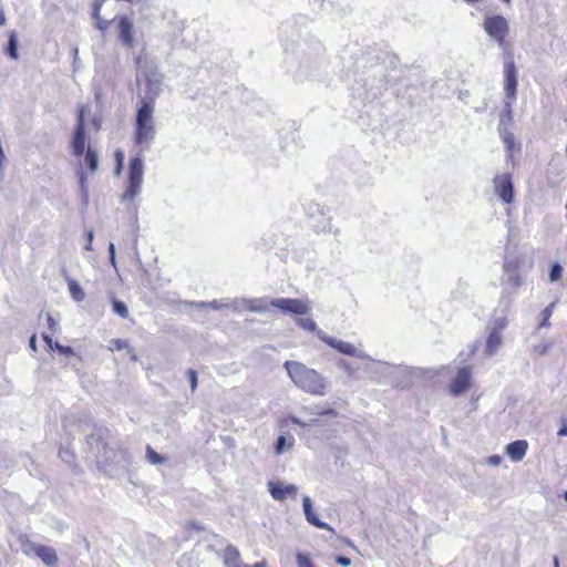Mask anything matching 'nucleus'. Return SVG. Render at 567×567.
<instances>
[{
  "label": "nucleus",
  "instance_id": "obj_1",
  "mask_svg": "<svg viewBox=\"0 0 567 567\" xmlns=\"http://www.w3.org/2000/svg\"><path fill=\"white\" fill-rule=\"evenodd\" d=\"M284 367L293 384L300 390L319 396L327 393L329 381L315 369L298 361H286Z\"/></svg>",
  "mask_w": 567,
  "mask_h": 567
},
{
  "label": "nucleus",
  "instance_id": "obj_2",
  "mask_svg": "<svg viewBox=\"0 0 567 567\" xmlns=\"http://www.w3.org/2000/svg\"><path fill=\"white\" fill-rule=\"evenodd\" d=\"M154 106L150 104H141L135 121V142L142 146L148 144L155 136V127L153 125Z\"/></svg>",
  "mask_w": 567,
  "mask_h": 567
},
{
  "label": "nucleus",
  "instance_id": "obj_3",
  "mask_svg": "<svg viewBox=\"0 0 567 567\" xmlns=\"http://www.w3.org/2000/svg\"><path fill=\"white\" fill-rule=\"evenodd\" d=\"M144 175V162L136 156L130 159L127 187L123 193L122 202H134L142 189Z\"/></svg>",
  "mask_w": 567,
  "mask_h": 567
},
{
  "label": "nucleus",
  "instance_id": "obj_4",
  "mask_svg": "<svg viewBox=\"0 0 567 567\" xmlns=\"http://www.w3.org/2000/svg\"><path fill=\"white\" fill-rule=\"evenodd\" d=\"M503 76H504V92L507 101L505 102L507 107V114L511 115L512 113V103L516 99V92H517V69L515 65L513 53L507 51L504 55V70H503Z\"/></svg>",
  "mask_w": 567,
  "mask_h": 567
},
{
  "label": "nucleus",
  "instance_id": "obj_5",
  "mask_svg": "<svg viewBox=\"0 0 567 567\" xmlns=\"http://www.w3.org/2000/svg\"><path fill=\"white\" fill-rule=\"evenodd\" d=\"M145 78V94L141 100V104H150L154 106L156 99L163 92L164 76L156 69L148 70L144 74Z\"/></svg>",
  "mask_w": 567,
  "mask_h": 567
},
{
  "label": "nucleus",
  "instance_id": "obj_6",
  "mask_svg": "<svg viewBox=\"0 0 567 567\" xmlns=\"http://www.w3.org/2000/svg\"><path fill=\"white\" fill-rule=\"evenodd\" d=\"M270 305L285 313H291L297 316L309 315L312 310V303L307 298H276L270 300Z\"/></svg>",
  "mask_w": 567,
  "mask_h": 567
},
{
  "label": "nucleus",
  "instance_id": "obj_7",
  "mask_svg": "<svg viewBox=\"0 0 567 567\" xmlns=\"http://www.w3.org/2000/svg\"><path fill=\"white\" fill-rule=\"evenodd\" d=\"M485 32L501 47L505 45V38L508 32V22L502 16L486 17L483 22Z\"/></svg>",
  "mask_w": 567,
  "mask_h": 567
},
{
  "label": "nucleus",
  "instance_id": "obj_8",
  "mask_svg": "<svg viewBox=\"0 0 567 567\" xmlns=\"http://www.w3.org/2000/svg\"><path fill=\"white\" fill-rule=\"evenodd\" d=\"M318 338L321 341H323L324 343H327L329 347L336 349L337 351H339L342 354L355 357L359 359L369 360V361L373 362V359L368 353H365L362 350H359L350 342L342 341V340L336 339L333 337H330L326 332H318Z\"/></svg>",
  "mask_w": 567,
  "mask_h": 567
},
{
  "label": "nucleus",
  "instance_id": "obj_9",
  "mask_svg": "<svg viewBox=\"0 0 567 567\" xmlns=\"http://www.w3.org/2000/svg\"><path fill=\"white\" fill-rule=\"evenodd\" d=\"M493 188L503 204L509 205L515 199L514 184L508 173L496 174L493 178Z\"/></svg>",
  "mask_w": 567,
  "mask_h": 567
},
{
  "label": "nucleus",
  "instance_id": "obj_10",
  "mask_svg": "<svg viewBox=\"0 0 567 567\" xmlns=\"http://www.w3.org/2000/svg\"><path fill=\"white\" fill-rule=\"evenodd\" d=\"M86 111V106L82 105L79 109L76 127L73 133L71 140V147L73 155L76 157H81L85 150L86 135H85V125H84V114Z\"/></svg>",
  "mask_w": 567,
  "mask_h": 567
},
{
  "label": "nucleus",
  "instance_id": "obj_11",
  "mask_svg": "<svg viewBox=\"0 0 567 567\" xmlns=\"http://www.w3.org/2000/svg\"><path fill=\"white\" fill-rule=\"evenodd\" d=\"M116 29L118 33V41L121 44L127 49H133L135 47V30L134 23L126 16H121L115 19Z\"/></svg>",
  "mask_w": 567,
  "mask_h": 567
},
{
  "label": "nucleus",
  "instance_id": "obj_12",
  "mask_svg": "<svg viewBox=\"0 0 567 567\" xmlns=\"http://www.w3.org/2000/svg\"><path fill=\"white\" fill-rule=\"evenodd\" d=\"M534 261L530 256H508L504 262V271L525 272L533 268Z\"/></svg>",
  "mask_w": 567,
  "mask_h": 567
},
{
  "label": "nucleus",
  "instance_id": "obj_13",
  "mask_svg": "<svg viewBox=\"0 0 567 567\" xmlns=\"http://www.w3.org/2000/svg\"><path fill=\"white\" fill-rule=\"evenodd\" d=\"M471 377H472V371H471L470 367L461 368L457 371V374L454 378V380L451 382V385H450L451 393L453 395L457 396V395L462 394L463 392H465L470 386Z\"/></svg>",
  "mask_w": 567,
  "mask_h": 567
},
{
  "label": "nucleus",
  "instance_id": "obj_14",
  "mask_svg": "<svg viewBox=\"0 0 567 567\" xmlns=\"http://www.w3.org/2000/svg\"><path fill=\"white\" fill-rule=\"evenodd\" d=\"M224 565L225 567H267L265 560L256 563L254 566L244 564L241 561L239 550L233 545H228L225 549Z\"/></svg>",
  "mask_w": 567,
  "mask_h": 567
},
{
  "label": "nucleus",
  "instance_id": "obj_15",
  "mask_svg": "<svg viewBox=\"0 0 567 567\" xmlns=\"http://www.w3.org/2000/svg\"><path fill=\"white\" fill-rule=\"evenodd\" d=\"M268 491L274 499L282 502L288 495L296 497L298 488L293 484L285 485L281 482H269Z\"/></svg>",
  "mask_w": 567,
  "mask_h": 567
},
{
  "label": "nucleus",
  "instance_id": "obj_16",
  "mask_svg": "<svg viewBox=\"0 0 567 567\" xmlns=\"http://www.w3.org/2000/svg\"><path fill=\"white\" fill-rule=\"evenodd\" d=\"M302 508L305 513V517L307 522L318 528L330 530L331 533H334V529L328 525L327 523L320 520L312 508V502L309 496H303L302 498Z\"/></svg>",
  "mask_w": 567,
  "mask_h": 567
},
{
  "label": "nucleus",
  "instance_id": "obj_17",
  "mask_svg": "<svg viewBox=\"0 0 567 567\" xmlns=\"http://www.w3.org/2000/svg\"><path fill=\"white\" fill-rule=\"evenodd\" d=\"M528 450V443L525 440H517L506 445L505 453L513 462H520Z\"/></svg>",
  "mask_w": 567,
  "mask_h": 567
},
{
  "label": "nucleus",
  "instance_id": "obj_18",
  "mask_svg": "<svg viewBox=\"0 0 567 567\" xmlns=\"http://www.w3.org/2000/svg\"><path fill=\"white\" fill-rule=\"evenodd\" d=\"M502 343H503L502 334L499 332L489 330L487 339H486L485 353L488 357L494 355L501 348Z\"/></svg>",
  "mask_w": 567,
  "mask_h": 567
},
{
  "label": "nucleus",
  "instance_id": "obj_19",
  "mask_svg": "<svg viewBox=\"0 0 567 567\" xmlns=\"http://www.w3.org/2000/svg\"><path fill=\"white\" fill-rule=\"evenodd\" d=\"M37 557L42 560V563L47 566H55L58 563L56 551L49 546L42 545L41 548L37 551Z\"/></svg>",
  "mask_w": 567,
  "mask_h": 567
},
{
  "label": "nucleus",
  "instance_id": "obj_20",
  "mask_svg": "<svg viewBox=\"0 0 567 567\" xmlns=\"http://www.w3.org/2000/svg\"><path fill=\"white\" fill-rule=\"evenodd\" d=\"M243 303L247 305V309L252 312L265 313L269 310L270 301L266 298H252L249 300L243 301Z\"/></svg>",
  "mask_w": 567,
  "mask_h": 567
},
{
  "label": "nucleus",
  "instance_id": "obj_21",
  "mask_svg": "<svg viewBox=\"0 0 567 567\" xmlns=\"http://www.w3.org/2000/svg\"><path fill=\"white\" fill-rule=\"evenodd\" d=\"M68 287L72 298L80 302L85 299V293L81 286L74 279H68Z\"/></svg>",
  "mask_w": 567,
  "mask_h": 567
},
{
  "label": "nucleus",
  "instance_id": "obj_22",
  "mask_svg": "<svg viewBox=\"0 0 567 567\" xmlns=\"http://www.w3.org/2000/svg\"><path fill=\"white\" fill-rule=\"evenodd\" d=\"M84 164L90 169V172L94 173L97 169L99 164V157L94 150L91 147H87L85 156H84Z\"/></svg>",
  "mask_w": 567,
  "mask_h": 567
},
{
  "label": "nucleus",
  "instance_id": "obj_23",
  "mask_svg": "<svg viewBox=\"0 0 567 567\" xmlns=\"http://www.w3.org/2000/svg\"><path fill=\"white\" fill-rule=\"evenodd\" d=\"M296 323L301 329L313 332L318 337V332H323L322 330L318 329L317 323L311 318H299L296 320Z\"/></svg>",
  "mask_w": 567,
  "mask_h": 567
},
{
  "label": "nucleus",
  "instance_id": "obj_24",
  "mask_svg": "<svg viewBox=\"0 0 567 567\" xmlns=\"http://www.w3.org/2000/svg\"><path fill=\"white\" fill-rule=\"evenodd\" d=\"M7 54L13 60L18 59V39L14 31H11L9 34Z\"/></svg>",
  "mask_w": 567,
  "mask_h": 567
},
{
  "label": "nucleus",
  "instance_id": "obj_25",
  "mask_svg": "<svg viewBox=\"0 0 567 567\" xmlns=\"http://www.w3.org/2000/svg\"><path fill=\"white\" fill-rule=\"evenodd\" d=\"M554 346L553 340H543L538 344H535L532 349V353L535 355H545Z\"/></svg>",
  "mask_w": 567,
  "mask_h": 567
},
{
  "label": "nucleus",
  "instance_id": "obj_26",
  "mask_svg": "<svg viewBox=\"0 0 567 567\" xmlns=\"http://www.w3.org/2000/svg\"><path fill=\"white\" fill-rule=\"evenodd\" d=\"M42 545L35 544L29 539H24L21 543V550L27 556H35L39 548H41Z\"/></svg>",
  "mask_w": 567,
  "mask_h": 567
},
{
  "label": "nucleus",
  "instance_id": "obj_27",
  "mask_svg": "<svg viewBox=\"0 0 567 567\" xmlns=\"http://www.w3.org/2000/svg\"><path fill=\"white\" fill-rule=\"evenodd\" d=\"M296 561L298 567H316L310 555L306 551H297Z\"/></svg>",
  "mask_w": 567,
  "mask_h": 567
},
{
  "label": "nucleus",
  "instance_id": "obj_28",
  "mask_svg": "<svg viewBox=\"0 0 567 567\" xmlns=\"http://www.w3.org/2000/svg\"><path fill=\"white\" fill-rule=\"evenodd\" d=\"M554 308H555V302H551L550 305H548L543 311H542V321L538 326V328H545V327H549L550 326V322H549V319L554 312Z\"/></svg>",
  "mask_w": 567,
  "mask_h": 567
},
{
  "label": "nucleus",
  "instance_id": "obj_29",
  "mask_svg": "<svg viewBox=\"0 0 567 567\" xmlns=\"http://www.w3.org/2000/svg\"><path fill=\"white\" fill-rule=\"evenodd\" d=\"M508 324V320L505 316L496 317L489 326V330L495 332H502Z\"/></svg>",
  "mask_w": 567,
  "mask_h": 567
},
{
  "label": "nucleus",
  "instance_id": "obj_30",
  "mask_svg": "<svg viewBox=\"0 0 567 567\" xmlns=\"http://www.w3.org/2000/svg\"><path fill=\"white\" fill-rule=\"evenodd\" d=\"M112 308H113V311L116 315H118L121 318H126L128 316L127 307L123 301L113 299Z\"/></svg>",
  "mask_w": 567,
  "mask_h": 567
},
{
  "label": "nucleus",
  "instance_id": "obj_31",
  "mask_svg": "<svg viewBox=\"0 0 567 567\" xmlns=\"http://www.w3.org/2000/svg\"><path fill=\"white\" fill-rule=\"evenodd\" d=\"M146 457L151 464H161L165 461V457L161 456L150 445L146 447Z\"/></svg>",
  "mask_w": 567,
  "mask_h": 567
},
{
  "label": "nucleus",
  "instance_id": "obj_32",
  "mask_svg": "<svg viewBox=\"0 0 567 567\" xmlns=\"http://www.w3.org/2000/svg\"><path fill=\"white\" fill-rule=\"evenodd\" d=\"M505 274L507 275V282L514 288V289H517L518 287H520L523 280H522V277L518 272H514V271H505Z\"/></svg>",
  "mask_w": 567,
  "mask_h": 567
},
{
  "label": "nucleus",
  "instance_id": "obj_33",
  "mask_svg": "<svg viewBox=\"0 0 567 567\" xmlns=\"http://www.w3.org/2000/svg\"><path fill=\"white\" fill-rule=\"evenodd\" d=\"M78 176H79V183H80L82 196H83L84 200H87V189L85 186L86 175H85V172L82 166L78 171Z\"/></svg>",
  "mask_w": 567,
  "mask_h": 567
},
{
  "label": "nucleus",
  "instance_id": "obj_34",
  "mask_svg": "<svg viewBox=\"0 0 567 567\" xmlns=\"http://www.w3.org/2000/svg\"><path fill=\"white\" fill-rule=\"evenodd\" d=\"M561 274H563V267L558 262H555L551 266L550 271H549V280L551 282L559 280L561 277Z\"/></svg>",
  "mask_w": 567,
  "mask_h": 567
},
{
  "label": "nucleus",
  "instance_id": "obj_35",
  "mask_svg": "<svg viewBox=\"0 0 567 567\" xmlns=\"http://www.w3.org/2000/svg\"><path fill=\"white\" fill-rule=\"evenodd\" d=\"M128 348V343L125 340L122 339H113L109 343L110 351H120L123 349Z\"/></svg>",
  "mask_w": 567,
  "mask_h": 567
},
{
  "label": "nucleus",
  "instance_id": "obj_36",
  "mask_svg": "<svg viewBox=\"0 0 567 567\" xmlns=\"http://www.w3.org/2000/svg\"><path fill=\"white\" fill-rule=\"evenodd\" d=\"M198 307H203V308H210V309H214V310H218V309H221V308H227L229 307V303L227 302H223V301H217V300H214L212 302H200L197 305Z\"/></svg>",
  "mask_w": 567,
  "mask_h": 567
},
{
  "label": "nucleus",
  "instance_id": "obj_37",
  "mask_svg": "<svg viewBox=\"0 0 567 567\" xmlns=\"http://www.w3.org/2000/svg\"><path fill=\"white\" fill-rule=\"evenodd\" d=\"M115 174L118 176L123 169V162H124V153L121 150H117L115 152Z\"/></svg>",
  "mask_w": 567,
  "mask_h": 567
},
{
  "label": "nucleus",
  "instance_id": "obj_38",
  "mask_svg": "<svg viewBox=\"0 0 567 567\" xmlns=\"http://www.w3.org/2000/svg\"><path fill=\"white\" fill-rule=\"evenodd\" d=\"M52 350H56L62 355H73L74 354V351L71 347L62 346L59 342H54V347Z\"/></svg>",
  "mask_w": 567,
  "mask_h": 567
},
{
  "label": "nucleus",
  "instance_id": "obj_39",
  "mask_svg": "<svg viewBox=\"0 0 567 567\" xmlns=\"http://www.w3.org/2000/svg\"><path fill=\"white\" fill-rule=\"evenodd\" d=\"M289 420L291 423L299 425V426H303V427L316 425L318 422L316 419H311L309 421H302L301 419H299L297 416H289Z\"/></svg>",
  "mask_w": 567,
  "mask_h": 567
},
{
  "label": "nucleus",
  "instance_id": "obj_40",
  "mask_svg": "<svg viewBox=\"0 0 567 567\" xmlns=\"http://www.w3.org/2000/svg\"><path fill=\"white\" fill-rule=\"evenodd\" d=\"M503 142L506 145L508 152L513 150L514 146V135L509 132L502 133Z\"/></svg>",
  "mask_w": 567,
  "mask_h": 567
},
{
  "label": "nucleus",
  "instance_id": "obj_41",
  "mask_svg": "<svg viewBox=\"0 0 567 567\" xmlns=\"http://www.w3.org/2000/svg\"><path fill=\"white\" fill-rule=\"evenodd\" d=\"M246 299H235L229 303V308H233L236 311L248 310L247 305L243 303Z\"/></svg>",
  "mask_w": 567,
  "mask_h": 567
},
{
  "label": "nucleus",
  "instance_id": "obj_42",
  "mask_svg": "<svg viewBox=\"0 0 567 567\" xmlns=\"http://www.w3.org/2000/svg\"><path fill=\"white\" fill-rule=\"evenodd\" d=\"M502 461H503L502 456H501V455L495 454V455H491V456H488V457L486 458L485 463H486L487 465H491V466L496 467V466H499V465H501Z\"/></svg>",
  "mask_w": 567,
  "mask_h": 567
},
{
  "label": "nucleus",
  "instance_id": "obj_43",
  "mask_svg": "<svg viewBox=\"0 0 567 567\" xmlns=\"http://www.w3.org/2000/svg\"><path fill=\"white\" fill-rule=\"evenodd\" d=\"M286 443H287V440L284 435H280L277 439V443H276V453L277 454H282L285 452Z\"/></svg>",
  "mask_w": 567,
  "mask_h": 567
},
{
  "label": "nucleus",
  "instance_id": "obj_44",
  "mask_svg": "<svg viewBox=\"0 0 567 567\" xmlns=\"http://www.w3.org/2000/svg\"><path fill=\"white\" fill-rule=\"evenodd\" d=\"M188 379L190 383L192 391H195L197 388V373L194 370H188Z\"/></svg>",
  "mask_w": 567,
  "mask_h": 567
},
{
  "label": "nucleus",
  "instance_id": "obj_45",
  "mask_svg": "<svg viewBox=\"0 0 567 567\" xmlns=\"http://www.w3.org/2000/svg\"><path fill=\"white\" fill-rule=\"evenodd\" d=\"M96 442V453H101V447L105 450L106 445L103 442H99V439H95L94 435H92L87 443L91 445L92 449H94L93 443Z\"/></svg>",
  "mask_w": 567,
  "mask_h": 567
},
{
  "label": "nucleus",
  "instance_id": "obj_46",
  "mask_svg": "<svg viewBox=\"0 0 567 567\" xmlns=\"http://www.w3.org/2000/svg\"><path fill=\"white\" fill-rule=\"evenodd\" d=\"M96 20V28L101 31H105L109 25H110V21H106L104 19H102L101 17L99 18H94Z\"/></svg>",
  "mask_w": 567,
  "mask_h": 567
},
{
  "label": "nucleus",
  "instance_id": "obj_47",
  "mask_svg": "<svg viewBox=\"0 0 567 567\" xmlns=\"http://www.w3.org/2000/svg\"><path fill=\"white\" fill-rule=\"evenodd\" d=\"M86 245L84 246L85 250H92V243L94 239V233L92 229L86 230Z\"/></svg>",
  "mask_w": 567,
  "mask_h": 567
},
{
  "label": "nucleus",
  "instance_id": "obj_48",
  "mask_svg": "<svg viewBox=\"0 0 567 567\" xmlns=\"http://www.w3.org/2000/svg\"><path fill=\"white\" fill-rule=\"evenodd\" d=\"M336 563H337L338 565H341V566L348 567V566H350V564H351V559H350V558H348V557H346V556H338V557L336 558Z\"/></svg>",
  "mask_w": 567,
  "mask_h": 567
},
{
  "label": "nucleus",
  "instance_id": "obj_49",
  "mask_svg": "<svg viewBox=\"0 0 567 567\" xmlns=\"http://www.w3.org/2000/svg\"><path fill=\"white\" fill-rule=\"evenodd\" d=\"M102 2H103V0H96L94 2V6H93V18H99L100 17V11H101V7H102Z\"/></svg>",
  "mask_w": 567,
  "mask_h": 567
},
{
  "label": "nucleus",
  "instance_id": "obj_50",
  "mask_svg": "<svg viewBox=\"0 0 567 567\" xmlns=\"http://www.w3.org/2000/svg\"><path fill=\"white\" fill-rule=\"evenodd\" d=\"M47 321H48L49 329H50L53 333H54V332H56V330H58V323H56V322H55V320L52 318V316L48 315Z\"/></svg>",
  "mask_w": 567,
  "mask_h": 567
},
{
  "label": "nucleus",
  "instance_id": "obj_51",
  "mask_svg": "<svg viewBox=\"0 0 567 567\" xmlns=\"http://www.w3.org/2000/svg\"><path fill=\"white\" fill-rule=\"evenodd\" d=\"M317 415H331V416H336L337 415V412L329 408V409H321V411H318L317 412Z\"/></svg>",
  "mask_w": 567,
  "mask_h": 567
},
{
  "label": "nucleus",
  "instance_id": "obj_52",
  "mask_svg": "<svg viewBox=\"0 0 567 567\" xmlns=\"http://www.w3.org/2000/svg\"><path fill=\"white\" fill-rule=\"evenodd\" d=\"M42 338H43L44 342L48 344V347L50 349H53L54 342H53L52 338L49 334H47V333H43Z\"/></svg>",
  "mask_w": 567,
  "mask_h": 567
},
{
  "label": "nucleus",
  "instance_id": "obj_53",
  "mask_svg": "<svg viewBox=\"0 0 567 567\" xmlns=\"http://www.w3.org/2000/svg\"><path fill=\"white\" fill-rule=\"evenodd\" d=\"M30 348L33 350V351H37V337L35 336H32L30 338Z\"/></svg>",
  "mask_w": 567,
  "mask_h": 567
},
{
  "label": "nucleus",
  "instance_id": "obj_54",
  "mask_svg": "<svg viewBox=\"0 0 567 567\" xmlns=\"http://www.w3.org/2000/svg\"><path fill=\"white\" fill-rule=\"evenodd\" d=\"M109 252H110V257L115 256V245L113 243L109 244Z\"/></svg>",
  "mask_w": 567,
  "mask_h": 567
},
{
  "label": "nucleus",
  "instance_id": "obj_55",
  "mask_svg": "<svg viewBox=\"0 0 567 567\" xmlns=\"http://www.w3.org/2000/svg\"><path fill=\"white\" fill-rule=\"evenodd\" d=\"M306 411H308V412H309V413H311V414L317 415V412H318V411H321V409H319V406H313V408H308V409H306Z\"/></svg>",
  "mask_w": 567,
  "mask_h": 567
},
{
  "label": "nucleus",
  "instance_id": "obj_56",
  "mask_svg": "<svg viewBox=\"0 0 567 567\" xmlns=\"http://www.w3.org/2000/svg\"><path fill=\"white\" fill-rule=\"evenodd\" d=\"M557 434L558 436H567V426H563Z\"/></svg>",
  "mask_w": 567,
  "mask_h": 567
},
{
  "label": "nucleus",
  "instance_id": "obj_57",
  "mask_svg": "<svg viewBox=\"0 0 567 567\" xmlns=\"http://www.w3.org/2000/svg\"><path fill=\"white\" fill-rule=\"evenodd\" d=\"M110 261H111L112 266H113L114 268H116V260H115V256L110 257Z\"/></svg>",
  "mask_w": 567,
  "mask_h": 567
},
{
  "label": "nucleus",
  "instance_id": "obj_58",
  "mask_svg": "<svg viewBox=\"0 0 567 567\" xmlns=\"http://www.w3.org/2000/svg\"><path fill=\"white\" fill-rule=\"evenodd\" d=\"M6 23V18L3 14H0V25H3Z\"/></svg>",
  "mask_w": 567,
  "mask_h": 567
},
{
  "label": "nucleus",
  "instance_id": "obj_59",
  "mask_svg": "<svg viewBox=\"0 0 567 567\" xmlns=\"http://www.w3.org/2000/svg\"><path fill=\"white\" fill-rule=\"evenodd\" d=\"M554 567H559V561H558L557 556L554 557Z\"/></svg>",
  "mask_w": 567,
  "mask_h": 567
},
{
  "label": "nucleus",
  "instance_id": "obj_60",
  "mask_svg": "<svg viewBox=\"0 0 567 567\" xmlns=\"http://www.w3.org/2000/svg\"><path fill=\"white\" fill-rule=\"evenodd\" d=\"M93 125L95 126V128L97 130L100 127V122L99 120H94L93 121Z\"/></svg>",
  "mask_w": 567,
  "mask_h": 567
},
{
  "label": "nucleus",
  "instance_id": "obj_61",
  "mask_svg": "<svg viewBox=\"0 0 567 567\" xmlns=\"http://www.w3.org/2000/svg\"><path fill=\"white\" fill-rule=\"evenodd\" d=\"M78 53H79V50H78V48H75V49H74V53H73L74 59H76V58H78Z\"/></svg>",
  "mask_w": 567,
  "mask_h": 567
},
{
  "label": "nucleus",
  "instance_id": "obj_62",
  "mask_svg": "<svg viewBox=\"0 0 567 567\" xmlns=\"http://www.w3.org/2000/svg\"><path fill=\"white\" fill-rule=\"evenodd\" d=\"M464 1H465V2H467V3H475V2H477L478 0H464Z\"/></svg>",
  "mask_w": 567,
  "mask_h": 567
},
{
  "label": "nucleus",
  "instance_id": "obj_63",
  "mask_svg": "<svg viewBox=\"0 0 567 567\" xmlns=\"http://www.w3.org/2000/svg\"><path fill=\"white\" fill-rule=\"evenodd\" d=\"M564 498L567 501V491L564 493Z\"/></svg>",
  "mask_w": 567,
  "mask_h": 567
},
{
  "label": "nucleus",
  "instance_id": "obj_64",
  "mask_svg": "<svg viewBox=\"0 0 567 567\" xmlns=\"http://www.w3.org/2000/svg\"><path fill=\"white\" fill-rule=\"evenodd\" d=\"M504 1L508 3L511 0H504Z\"/></svg>",
  "mask_w": 567,
  "mask_h": 567
}]
</instances>
